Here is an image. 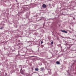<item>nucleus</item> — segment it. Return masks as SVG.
Returning <instances> with one entry per match:
<instances>
[{"mask_svg": "<svg viewBox=\"0 0 76 76\" xmlns=\"http://www.w3.org/2000/svg\"><path fill=\"white\" fill-rule=\"evenodd\" d=\"M42 7H43V8H46L47 7V6L44 4L42 5Z\"/></svg>", "mask_w": 76, "mask_h": 76, "instance_id": "1", "label": "nucleus"}, {"mask_svg": "<svg viewBox=\"0 0 76 76\" xmlns=\"http://www.w3.org/2000/svg\"><path fill=\"white\" fill-rule=\"evenodd\" d=\"M20 72L21 74H23V71H22V68H21L20 70Z\"/></svg>", "mask_w": 76, "mask_h": 76, "instance_id": "2", "label": "nucleus"}, {"mask_svg": "<svg viewBox=\"0 0 76 76\" xmlns=\"http://www.w3.org/2000/svg\"><path fill=\"white\" fill-rule=\"evenodd\" d=\"M35 71H38L39 70V69L38 68H35Z\"/></svg>", "mask_w": 76, "mask_h": 76, "instance_id": "3", "label": "nucleus"}, {"mask_svg": "<svg viewBox=\"0 0 76 76\" xmlns=\"http://www.w3.org/2000/svg\"><path fill=\"white\" fill-rule=\"evenodd\" d=\"M56 63L57 64H60V62L58 61L56 62Z\"/></svg>", "mask_w": 76, "mask_h": 76, "instance_id": "4", "label": "nucleus"}, {"mask_svg": "<svg viewBox=\"0 0 76 76\" xmlns=\"http://www.w3.org/2000/svg\"><path fill=\"white\" fill-rule=\"evenodd\" d=\"M61 31H62V32H64V30H61Z\"/></svg>", "mask_w": 76, "mask_h": 76, "instance_id": "5", "label": "nucleus"}, {"mask_svg": "<svg viewBox=\"0 0 76 76\" xmlns=\"http://www.w3.org/2000/svg\"><path fill=\"white\" fill-rule=\"evenodd\" d=\"M64 33H67V31H65V30L64 31Z\"/></svg>", "mask_w": 76, "mask_h": 76, "instance_id": "6", "label": "nucleus"}, {"mask_svg": "<svg viewBox=\"0 0 76 76\" xmlns=\"http://www.w3.org/2000/svg\"><path fill=\"white\" fill-rule=\"evenodd\" d=\"M3 27H1L0 29H3Z\"/></svg>", "mask_w": 76, "mask_h": 76, "instance_id": "7", "label": "nucleus"}, {"mask_svg": "<svg viewBox=\"0 0 76 76\" xmlns=\"http://www.w3.org/2000/svg\"><path fill=\"white\" fill-rule=\"evenodd\" d=\"M42 43H43V42L41 41V44H42Z\"/></svg>", "mask_w": 76, "mask_h": 76, "instance_id": "8", "label": "nucleus"}, {"mask_svg": "<svg viewBox=\"0 0 76 76\" xmlns=\"http://www.w3.org/2000/svg\"><path fill=\"white\" fill-rule=\"evenodd\" d=\"M6 76H7V73H5Z\"/></svg>", "mask_w": 76, "mask_h": 76, "instance_id": "9", "label": "nucleus"}, {"mask_svg": "<svg viewBox=\"0 0 76 76\" xmlns=\"http://www.w3.org/2000/svg\"><path fill=\"white\" fill-rule=\"evenodd\" d=\"M51 44H53V42H51Z\"/></svg>", "mask_w": 76, "mask_h": 76, "instance_id": "10", "label": "nucleus"}, {"mask_svg": "<svg viewBox=\"0 0 76 76\" xmlns=\"http://www.w3.org/2000/svg\"><path fill=\"white\" fill-rule=\"evenodd\" d=\"M41 69L42 71V70H43V69H42V68H41Z\"/></svg>", "mask_w": 76, "mask_h": 76, "instance_id": "11", "label": "nucleus"}]
</instances>
